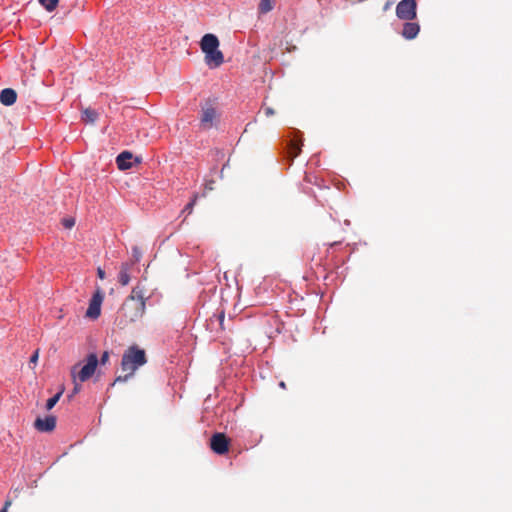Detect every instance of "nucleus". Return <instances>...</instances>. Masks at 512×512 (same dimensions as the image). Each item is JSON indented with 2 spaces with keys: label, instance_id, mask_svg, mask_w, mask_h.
<instances>
[{
  "label": "nucleus",
  "instance_id": "obj_19",
  "mask_svg": "<svg viewBox=\"0 0 512 512\" xmlns=\"http://www.w3.org/2000/svg\"><path fill=\"white\" fill-rule=\"evenodd\" d=\"M58 1L59 0H39L40 4L43 5L46 8V10L50 12L56 8Z\"/></svg>",
  "mask_w": 512,
  "mask_h": 512
},
{
  "label": "nucleus",
  "instance_id": "obj_1",
  "mask_svg": "<svg viewBox=\"0 0 512 512\" xmlns=\"http://www.w3.org/2000/svg\"><path fill=\"white\" fill-rule=\"evenodd\" d=\"M147 362L146 353L143 349H140L138 346L133 345L130 346L122 355L121 360V369L123 372H126L124 376H118L111 384L112 386L116 383L126 382L129 378H131L135 371L143 366Z\"/></svg>",
  "mask_w": 512,
  "mask_h": 512
},
{
  "label": "nucleus",
  "instance_id": "obj_21",
  "mask_svg": "<svg viewBox=\"0 0 512 512\" xmlns=\"http://www.w3.org/2000/svg\"><path fill=\"white\" fill-rule=\"evenodd\" d=\"M198 196L194 195L192 200L185 206L183 212H187L188 214H191L193 211V207L196 204Z\"/></svg>",
  "mask_w": 512,
  "mask_h": 512
},
{
  "label": "nucleus",
  "instance_id": "obj_13",
  "mask_svg": "<svg viewBox=\"0 0 512 512\" xmlns=\"http://www.w3.org/2000/svg\"><path fill=\"white\" fill-rule=\"evenodd\" d=\"M17 93L12 88H5L0 93V102L5 106H10L16 102Z\"/></svg>",
  "mask_w": 512,
  "mask_h": 512
},
{
  "label": "nucleus",
  "instance_id": "obj_27",
  "mask_svg": "<svg viewBox=\"0 0 512 512\" xmlns=\"http://www.w3.org/2000/svg\"><path fill=\"white\" fill-rule=\"evenodd\" d=\"M38 354H39V353H38V350H36V351L33 353V355H32V356H31V358H30V362H31V363H36V362H37V360H38Z\"/></svg>",
  "mask_w": 512,
  "mask_h": 512
},
{
  "label": "nucleus",
  "instance_id": "obj_29",
  "mask_svg": "<svg viewBox=\"0 0 512 512\" xmlns=\"http://www.w3.org/2000/svg\"><path fill=\"white\" fill-rule=\"evenodd\" d=\"M97 275L100 279H104L105 278V272L104 270H102L101 268H98L97 269Z\"/></svg>",
  "mask_w": 512,
  "mask_h": 512
},
{
  "label": "nucleus",
  "instance_id": "obj_8",
  "mask_svg": "<svg viewBox=\"0 0 512 512\" xmlns=\"http://www.w3.org/2000/svg\"><path fill=\"white\" fill-rule=\"evenodd\" d=\"M217 118L216 109L212 106H207L202 109V114L200 118L201 126L204 129H210L213 126L214 121Z\"/></svg>",
  "mask_w": 512,
  "mask_h": 512
},
{
  "label": "nucleus",
  "instance_id": "obj_16",
  "mask_svg": "<svg viewBox=\"0 0 512 512\" xmlns=\"http://www.w3.org/2000/svg\"><path fill=\"white\" fill-rule=\"evenodd\" d=\"M274 7V0H260L258 10L261 14L270 12Z\"/></svg>",
  "mask_w": 512,
  "mask_h": 512
},
{
  "label": "nucleus",
  "instance_id": "obj_22",
  "mask_svg": "<svg viewBox=\"0 0 512 512\" xmlns=\"http://www.w3.org/2000/svg\"><path fill=\"white\" fill-rule=\"evenodd\" d=\"M63 225L65 228L70 229L75 225V220L73 218H65L63 219Z\"/></svg>",
  "mask_w": 512,
  "mask_h": 512
},
{
  "label": "nucleus",
  "instance_id": "obj_4",
  "mask_svg": "<svg viewBox=\"0 0 512 512\" xmlns=\"http://www.w3.org/2000/svg\"><path fill=\"white\" fill-rule=\"evenodd\" d=\"M98 357L95 353H90L86 358V363L80 367V364H76L71 368L72 381L85 382L89 380L96 371L98 365Z\"/></svg>",
  "mask_w": 512,
  "mask_h": 512
},
{
  "label": "nucleus",
  "instance_id": "obj_26",
  "mask_svg": "<svg viewBox=\"0 0 512 512\" xmlns=\"http://www.w3.org/2000/svg\"><path fill=\"white\" fill-rule=\"evenodd\" d=\"M11 504V500H6L0 512H8V508L11 506Z\"/></svg>",
  "mask_w": 512,
  "mask_h": 512
},
{
  "label": "nucleus",
  "instance_id": "obj_2",
  "mask_svg": "<svg viewBox=\"0 0 512 512\" xmlns=\"http://www.w3.org/2000/svg\"><path fill=\"white\" fill-rule=\"evenodd\" d=\"M144 313V304L137 303L133 299H126L117 313L116 323L121 329H124L141 319Z\"/></svg>",
  "mask_w": 512,
  "mask_h": 512
},
{
  "label": "nucleus",
  "instance_id": "obj_18",
  "mask_svg": "<svg viewBox=\"0 0 512 512\" xmlns=\"http://www.w3.org/2000/svg\"><path fill=\"white\" fill-rule=\"evenodd\" d=\"M64 391V388H62L57 394H55L53 397L47 400L46 402V409L51 410L59 401L60 397L62 396Z\"/></svg>",
  "mask_w": 512,
  "mask_h": 512
},
{
  "label": "nucleus",
  "instance_id": "obj_28",
  "mask_svg": "<svg viewBox=\"0 0 512 512\" xmlns=\"http://www.w3.org/2000/svg\"><path fill=\"white\" fill-rule=\"evenodd\" d=\"M264 113H265L266 116L269 117V116L274 115L275 112H274V110L272 108L267 107V108H265Z\"/></svg>",
  "mask_w": 512,
  "mask_h": 512
},
{
  "label": "nucleus",
  "instance_id": "obj_17",
  "mask_svg": "<svg viewBox=\"0 0 512 512\" xmlns=\"http://www.w3.org/2000/svg\"><path fill=\"white\" fill-rule=\"evenodd\" d=\"M301 151L300 144L297 141H291L288 148V154L291 159L296 158Z\"/></svg>",
  "mask_w": 512,
  "mask_h": 512
},
{
  "label": "nucleus",
  "instance_id": "obj_31",
  "mask_svg": "<svg viewBox=\"0 0 512 512\" xmlns=\"http://www.w3.org/2000/svg\"><path fill=\"white\" fill-rule=\"evenodd\" d=\"M279 386H280L281 388H283V389H285V388H286V384H285V382H283V381H281V382L279 383Z\"/></svg>",
  "mask_w": 512,
  "mask_h": 512
},
{
  "label": "nucleus",
  "instance_id": "obj_24",
  "mask_svg": "<svg viewBox=\"0 0 512 512\" xmlns=\"http://www.w3.org/2000/svg\"><path fill=\"white\" fill-rule=\"evenodd\" d=\"M79 380H76L74 383V387H73V390H72V394L70 395V397H72L73 395L75 394H78L80 391H81V384L78 383Z\"/></svg>",
  "mask_w": 512,
  "mask_h": 512
},
{
  "label": "nucleus",
  "instance_id": "obj_30",
  "mask_svg": "<svg viewBox=\"0 0 512 512\" xmlns=\"http://www.w3.org/2000/svg\"><path fill=\"white\" fill-rule=\"evenodd\" d=\"M393 2L391 1H387L384 6H383V11H387L390 9V7L392 6Z\"/></svg>",
  "mask_w": 512,
  "mask_h": 512
},
{
  "label": "nucleus",
  "instance_id": "obj_7",
  "mask_svg": "<svg viewBox=\"0 0 512 512\" xmlns=\"http://www.w3.org/2000/svg\"><path fill=\"white\" fill-rule=\"evenodd\" d=\"M103 301V294L98 289L92 299L90 300L89 307L86 311V317L91 319H97L101 312V304Z\"/></svg>",
  "mask_w": 512,
  "mask_h": 512
},
{
  "label": "nucleus",
  "instance_id": "obj_6",
  "mask_svg": "<svg viewBox=\"0 0 512 512\" xmlns=\"http://www.w3.org/2000/svg\"><path fill=\"white\" fill-rule=\"evenodd\" d=\"M230 441L224 433H215L210 439L211 450L219 455H223L229 450Z\"/></svg>",
  "mask_w": 512,
  "mask_h": 512
},
{
  "label": "nucleus",
  "instance_id": "obj_3",
  "mask_svg": "<svg viewBox=\"0 0 512 512\" xmlns=\"http://www.w3.org/2000/svg\"><path fill=\"white\" fill-rule=\"evenodd\" d=\"M205 62L210 68H217L224 62L223 53L218 49L219 40L214 34H205L200 42Z\"/></svg>",
  "mask_w": 512,
  "mask_h": 512
},
{
  "label": "nucleus",
  "instance_id": "obj_25",
  "mask_svg": "<svg viewBox=\"0 0 512 512\" xmlns=\"http://www.w3.org/2000/svg\"><path fill=\"white\" fill-rule=\"evenodd\" d=\"M109 352L108 351H105L102 355H101V358H100V363L102 365H105L108 361H109Z\"/></svg>",
  "mask_w": 512,
  "mask_h": 512
},
{
  "label": "nucleus",
  "instance_id": "obj_20",
  "mask_svg": "<svg viewBox=\"0 0 512 512\" xmlns=\"http://www.w3.org/2000/svg\"><path fill=\"white\" fill-rule=\"evenodd\" d=\"M132 256L134 259L132 263L134 265L136 262H138L140 260V258L142 256V252L139 249V247H137V246L132 247Z\"/></svg>",
  "mask_w": 512,
  "mask_h": 512
},
{
  "label": "nucleus",
  "instance_id": "obj_9",
  "mask_svg": "<svg viewBox=\"0 0 512 512\" xmlns=\"http://www.w3.org/2000/svg\"><path fill=\"white\" fill-rule=\"evenodd\" d=\"M34 427L39 432H51L56 427V417L49 415L45 418H37L34 422Z\"/></svg>",
  "mask_w": 512,
  "mask_h": 512
},
{
  "label": "nucleus",
  "instance_id": "obj_15",
  "mask_svg": "<svg viewBox=\"0 0 512 512\" xmlns=\"http://www.w3.org/2000/svg\"><path fill=\"white\" fill-rule=\"evenodd\" d=\"M97 119H98V113L95 110H93L91 108H86L83 110L82 120L85 123L93 124Z\"/></svg>",
  "mask_w": 512,
  "mask_h": 512
},
{
  "label": "nucleus",
  "instance_id": "obj_12",
  "mask_svg": "<svg viewBox=\"0 0 512 512\" xmlns=\"http://www.w3.org/2000/svg\"><path fill=\"white\" fill-rule=\"evenodd\" d=\"M133 266V263H122L121 264V267H120V270H119V274H118V282L122 285V286H126L129 284L130 282V271H131V268Z\"/></svg>",
  "mask_w": 512,
  "mask_h": 512
},
{
  "label": "nucleus",
  "instance_id": "obj_23",
  "mask_svg": "<svg viewBox=\"0 0 512 512\" xmlns=\"http://www.w3.org/2000/svg\"><path fill=\"white\" fill-rule=\"evenodd\" d=\"M217 321L219 322V325L221 327L222 330H225V325H224V321H225V315H224V312H221L220 314L217 315Z\"/></svg>",
  "mask_w": 512,
  "mask_h": 512
},
{
  "label": "nucleus",
  "instance_id": "obj_10",
  "mask_svg": "<svg viewBox=\"0 0 512 512\" xmlns=\"http://www.w3.org/2000/svg\"><path fill=\"white\" fill-rule=\"evenodd\" d=\"M419 31L420 26L418 23L406 21L403 25L402 36L405 39L412 40L418 35Z\"/></svg>",
  "mask_w": 512,
  "mask_h": 512
},
{
  "label": "nucleus",
  "instance_id": "obj_11",
  "mask_svg": "<svg viewBox=\"0 0 512 512\" xmlns=\"http://www.w3.org/2000/svg\"><path fill=\"white\" fill-rule=\"evenodd\" d=\"M132 153L124 151L120 153L116 158L117 167L120 170H127L132 167Z\"/></svg>",
  "mask_w": 512,
  "mask_h": 512
},
{
  "label": "nucleus",
  "instance_id": "obj_14",
  "mask_svg": "<svg viewBox=\"0 0 512 512\" xmlns=\"http://www.w3.org/2000/svg\"><path fill=\"white\" fill-rule=\"evenodd\" d=\"M126 299H133L137 303H142L146 307V297H145V289L139 284L136 285L131 294Z\"/></svg>",
  "mask_w": 512,
  "mask_h": 512
},
{
  "label": "nucleus",
  "instance_id": "obj_5",
  "mask_svg": "<svg viewBox=\"0 0 512 512\" xmlns=\"http://www.w3.org/2000/svg\"><path fill=\"white\" fill-rule=\"evenodd\" d=\"M396 15L401 20L413 21L417 16L416 0H401L396 6Z\"/></svg>",
  "mask_w": 512,
  "mask_h": 512
}]
</instances>
